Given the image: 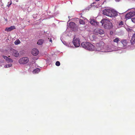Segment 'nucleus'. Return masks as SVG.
<instances>
[{
    "mask_svg": "<svg viewBox=\"0 0 135 135\" xmlns=\"http://www.w3.org/2000/svg\"><path fill=\"white\" fill-rule=\"evenodd\" d=\"M103 14L107 16L112 17L116 16L118 15L117 12L114 10L110 9H105L103 11Z\"/></svg>",
    "mask_w": 135,
    "mask_h": 135,
    "instance_id": "f257e3e1",
    "label": "nucleus"
},
{
    "mask_svg": "<svg viewBox=\"0 0 135 135\" xmlns=\"http://www.w3.org/2000/svg\"><path fill=\"white\" fill-rule=\"evenodd\" d=\"M100 22L102 23V25L104 24V27L105 28L110 29L113 26L111 21H110L109 19H103Z\"/></svg>",
    "mask_w": 135,
    "mask_h": 135,
    "instance_id": "f03ea898",
    "label": "nucleus"
},
{
    "mask_svg": "<svg viewBox=\"0 0 135 135\" xmlns=\"http://www.w3.org/2000/svg\"><path fill=\"white\" fill-rule=\"evenodd\" d=\"M81 45L83 48L88 50L93 51L95 50L94 46L88 42H83L81 44Z\"/></svg>",
    "mask_w": 135,
    "mask_h": 135,
    "instance_id": "7ed1b4c3",
    "label": "nucleus"
},
{
    "mask_svg": "<svg viewBox=\"0 0 135 135\" xmlns=\"http://www.w3.org/2000/svg\"><path fill=\"white\" fill-rule=\"evenodd\" d=\"M29 59L27 57H23L21 58L18 61L20 64H23L27 63L29 61Z\"/></svg>",
    "mask_w": 135,
    "mask_h": 135,
    "instance_id": "20e7f679",
    "label": "nucleus"
},
{
    "mask_svg": "<svg viewBox=\"0 0 135 135\" xmlns=\"http://www.w3.org/2000/svg\"><path fill=\"white\" fill-rule=\"evenodd\" d=\"M10 54L12 56L16 57H18L19 55L18 51L13 49H11Z\"/></svg>",
    "mask_w": 135,
    "mask_h": 135,
    "instance_id": "39448f33",
    "label": "nucleus"
},
{
    "mask_svg": "<svg viewBox=\"0 0 135 135\" xmlns=\"http://www.w3.org/2000/svg\"><path fill=\"white\" fill-rule=\"evenodd\" d=\"M104 46V43L103 42H100L96 44V47L97 50L100 51H102V49H103Z\"/></svg>",
    "mask_w": 135,
    "mask_h": 135,
    "instance_id": "423d86ee",
    "label": "nucleus"
},
{
    "mask_svg": "<svg viewBox=\"0 0 135 135\" xmlns=\"http://www.w3.org/2000/svg\"><path fill=\"white\" fill-rule=\"evenodd\" d=\"M73 42L75 47H78L80 46V41L79 38L74 37L73 38Z\"/></svg>",
    "mask_w": 135,
    "mask_h": 135,
    "instance_id": "0eeeda50",
    "label": "nucleus"
},
{
    "mask_svg": "<svg viewBox=\"0 0 135 135\" xmlns=\"http://www.w3.org/2000/svg\"><path fill=\"white\" fill-rule=\"evenodd\" d=\"M135 15V13L134 12H130L125 15V17L126 20L129 19L131 18Z\"/></svg>",
    "mask_w": 135,
    "mask_h": 135,
    "instance_id": "6e6552de",
    "label": "nucleus"
},
{
    "mask_svg": "<svg viewBox=\"0 0 135 135\" xmlns=\"http://www.w3.org/2000/svg\"><path fill=\"white\" fill-rule=\"evenodd\" d=\"M90 22L91 25L95 26L98 25L99 22H97L96 20L94 19H90L89 20Z\"/></svg>",
    "mask_w": 135,
    "mask_h": 135,
    "instance_id": "1a4fd4ad",
    "label": "nucleus"
},
{
    "mask_svg": "<svg viewBox=\"0 0 135 135\" xmlns=\"http://www.w3.org/2000/svg\"><path fill=\"white\" fill-rule=\"evenodd\" d=\"M31 53L33 55L36 56L38 54L39 51L37 49L34 48L32 50Z\"/></svg>",
    "mask_w": 135,
    "mask_h": 135,
    "instance_id": "9d476101",
    "label": "nucleus"
},
{
    "mask_svg": "<svg viewBox=\"0 0 135 135\" xmlns=\"http://www.w3.org/2000/svg\"><path fill=\"white\" fill-rule=\"evenodd\" d=\"M15 29L16 28L15 26H11L9 27H6L5 29V31H10Z\"/></svg>",
    "mask_w": 135,
    "mask_h": 135,
    "instance_id": "9b49d317",
    "label": "nucleus"
},
{
    "mask_svg": "<svg viewBox=\"0 0 135 135\" xmlns=\"http://www.w3.org/2000/svg\"><path fill=\"white\" fill-rule=\"evenodd\" d=\"M95 32L100 35L104 33V31L100 29L97 28L95 30Z\"/></svg>",
    "mask_w": 135,
    "mask_h": 135,
    "instance_id": "f8f14e48",
    "label": "nucleus"
},
{
    "mask_svg": "<svg viewBox=\"0 0 135 135\" xmlns=\"http://www.w3.org/2000/svg\"><path fill=\"white\" fill-rule=\"evenodd\" d=\"M76 24L73 22H70L69 24L70 27L71 28H74L75 27Z\"/></svg>",
    "mask_w": 135,
    "mask_h": 135,
    "instance_id": "ddd939ff",
    "label": "nucleus"
},
{
    "mask_svg": "<svg viewBox=\"0 0 135 135\" xmlns=\"http://www.w3.org/2000/svg\"><path fill=\"white\" fill-rule=\"evenodd\" d=\"M131 42L132 44H133L135 43V33L133 35L131 40Z\"/></svg>",
    "mask_w": 135,
    "mask_h": 135,
    "instance_id": "4468645a",
    "label": "nucleus"
},
{
    "mask_svg": "<svg viewBox=\"0 0 135 135\" xmlns=\"http://www.w3.org/2000/svg\"><path fill=\"white\" fill-rule=\"evenodd\" d=\"M44 41V40L42 39H40L38 40L37 43L38 45H41L43 44Z\"/></svg>",
    "mask_w": 135,
    "mask_h": 135,
    "instance_id": "2eb2a0df",
    "label": "nucleus"
},
{
    "mask_svg": "<svg viewBox=\"0 0 135 135\" xmlns=\"http://www.w3.org/2000/svg\"><path fill=\"white\" fill-rule=\"evenodd\" d=\"M40 69L38 68H36L33 71V74L38 73L40 71Z\"/></svg>",
    "mask_w": 135,
    "mask_h": 135,
    "instance_id": "dca6fc26",
    "label": "nucleus"
},
{
    "mask_svg": "<svg viewBox=\"0 0 135 135\" xmlns=\"http://www.w3.org/2000/svg\"><path fill=\"white\" fill-rule=\"evenodd\" d=\"M121 42L123 45L124 46H126L127 43V41L126 40H122L121 41Z\"/></svg>",
    "mask_w": 135,
    "mask_h": 135,
    "instance_id": "f3484780",
    "label": "nucleus"
},
{
    "mask_svg": "<svg viewBox=\"0 0 135 135\" xmlns=\"http://www.w3.org/2000/svg\"><path fill=\"white\" fill-rule=\"evenodd\" d=\"M120 39L118 38H116L113 40V42L118 44V42L120 41Z\"/></svg>",
    "mask_w": 135,
    "mask_h": 135,
    "instance_id": "a211bd4d",
    "label": "nucleus"
},
{
    "mask_svg": "<svg viewBox=\"0 0 135 135\" xmlns=\"http://www.w3.org/2000/svg\"><path fill=\"white\" fill-rule=\"evenodd\" d=\"M21 43V41L18 40H16L14 42V44L15 45H18Z\"/></svg>",
    "mask_w": 135,
    "mask_h": 135,
    "instance_id": "6ab92c4d",
    "label": "nucleus"
},
{
    "mask_svg": "<svg viewBox=\"0 0 135 135\" xmlns=\"http://www.w3.org/2000/svg\"><path fill=\"white\" fill-rule=\"evenodd\" d=\"M79 23L80 24L84 25L85 23V22L83 20L80 19L79 21Z\"/></svg>",
    "mask_w": 135,
    "mask_h": 135,
    "instance_id": "aec40b11",
    "label": "nucleus"
},
{
    "mask_svg": "<svg viewBox=\"0 0 135 135\" xmlns=\"http://www.w3.org/2000/svg\"><path fill=\"white\" fill-rule=\"evenodd\" d=\"M6 61L8 62H12L13 61L12 59L8 57Z\"/></svg>",
    "mask_w": 135,
    "mask_h": 135,
    "instance_id": "412c9836",
    "label": "nucleus"
},
{
    "mask_svg": "<svg viewBox=\"0 0 135 135\" xmlns=\"http://www.w3.org/2000/svg\"><path fill=\"white\" fill-rule=\"evenodd\" d=\"M12 2L11 1L10 2H8V5H7V6L8 7H9L10 6V5L12 4Z\"/></svg>",
    "mask_w": 135,
    "mask_h": 135,
    "instance_id": "4be33fe9",
    "label": "nucleus"
},
{
    "mask_svg": "<svg viewBox=\"0 0 135 135\" xmlns=\"http://www.w3.org/2000/svg\"><path fill=\"white\" fill-rule=\"evenodd\" d=\"M56 66H59L60 65V63L59 61H57L55 63Z\"/></svg>",
    "mask_w": 135,
    "mask_h": 135,
    "instance_id": "5701e85b",
    "label": "nucleus"
},
{
    "mask_svg": "<svg viewBox=\"0 0 135 135\" xmlns=\"http://www.w3.org/2000/svg\"><path fill=\"white\" fill-rule=\"evenodd\" d=\"M12 66V64H7L6 65V67L8 68L10 67L11 66Z\"/></svg>",
    "mask_w": 135,
    "mask_h": 135,
    "instance_id": "b1692460",
    "label": "nucleus"
},
{
    "mask_svg": "<svg viewBox=\"0 0 135 135\" xmlns=\"http://www.w3.org/2000/svg\"><path fill=\"white\" fill-rule=\"evenodd\" d=\"M123 25V21H120L119 24V26H122Z\"/></svg>",
    "mask_w": 135,
    "mask_h": 135,
    "instance_id": "393cba45",
    "label": "nucleus"
},
{
    "mask_svg": "<svg viewBox=\"0 0 135 135\" xmlns=\"http://www.w3.org/2000/svg\"><path fill=\"white\" fill-rule=\"evenodd\" d=\"M131 20L132 22L135 23V17L132 18Z\"/></svg>",
    "mask_w": 135,
    "mask_h": 135,
    "instance_id": "a878e982",
    "label": "nucleus"
},
{
    "mask_svg": "<svg viewBox=\"0 0 135 135\" xmlns=\"http://www.w3.org/2000/svg\"><path fill=\"white\" fill-rule=\"evenodd\" d=\"M3 57L6 60H7V59H8V58L7 56H3Z\"/></svg>",
    "mask_w": 135,
    "mask_h": 135,
    "instance_id": "bb28decb",
    "label": "nucleus"
},
{
    "mask_svg": "<svg viewBox=\"0 0 135 135\" xmlns=\"http://www.w3.org/2000/svg\"><path fill=\"white\" fill-rule=\"evenodd\" d=\"M95 2H93V3H92L91 4V7H94V6H94V4H95Z\"/></svg>",
    "mask_w": 135,
    "mask_h": 135,
    "instance_id": "cd10ccee",
    "label": "nucleus"
},
{
    "mask_svg": "<svg viewBox=\"0 0 135 135\" xmlns=\"http://www.w3.org/2000/svg\"><path fill=\"white\" fill-rule=\"evenodd\" d=\"M50 41L52 42V40H51V39H50Z\"/></svg>",
    "mask_w": 135,
    "mask_h": 135,
    "instance_id": "c85d7f7f",
    "label": "nucleus"
},
{
    "mask_svg": "<svg viewBox=\"0 0 135 135\" xmlns=\"http://www.w3.org/2000/svg\"><path fill=\"white\" fill-rule=\"evenodd\" d=\"M115 1L116 2H119L120 0H115Z\"/></svg>",
    "mask_w": 135,
    "mask_h": 135,
    "instance_id": "c756f323",
    "label": "nucleus"
},
{
    "mask_svg": "<svg viewBox=\"0 0 135 135\" xmlns=\"http://www.w3.org/2000/svg\"><path fill=\"white\" fill-rule=\"evenodd\" d=\"M105 1H104V3L105 2Z\"/></svg>",
    "mask_w": 135,
    "mask_h": 135,
    "instance_id": "7c9ffc66",
    "label": "nucleus"
}]
</instances>
